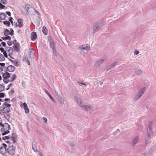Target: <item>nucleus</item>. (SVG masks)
I'll return each instance as SVG.
<instances>
[{"mask_svg":"<svg viewBox=\"0 0 156 156\" xmlns=\"http://www.w3.org/2000/svg\"><path fill=\"white\" fill-rule=\"evenodd\" d=\"M25 7L29 15H32L33 14V12L35 10V9L28 4H26L25 5Z\"/></svg>","mask_w":156,"mask_h":156,"instance_id":"obj_1","label":"nucleus"},{"mask_svg":"<svg viewBox=\"0 0 156 156\" xmlns=\"http://www.w3.org/2000/svg\"><path fill=\"white\" fill-rule=\"evenodd\" d=\"M102 25V23L100 22L95 23L93 26V33L98 31Z\"/></svg>","mask_w":156,"mask_h":156,"instance_id":"obj_2","label":"nucleus"},{"mask_svg":"<svg viewBox=\"0 0 156 156\" xmlns=\"http://www.w3.org/2000/svg\"><path fill=\"white\" fill-rule=\"evenodd\" d=\"M145 87H144L139 90L138 93L133 98L134 100L136 101L139 99L143 94V93L145 91Z\"/></svg>","mask_w":156,"mask_h":156,"instance_id":"obj_3","label":"nucleus"},{"mask_svg":"<svg viewBox=\"0 0 156 156\" xmlns=\"http://www.w3.org/2000/svg\"><path fill=\"white\" fill-rule=\"evenodd\" d=\"M152 122H150L148 123V129L147 130V133L148 135V136L149 137L151 136L152 135L153 133L152 129L151 128L152 126Z\"/></svg>","mask_w":156,"mask_h":156,"instance_id":"obj_4","label":"nucleus"},{"mask_svg":"<svg viewBox=\"0 0 156 156\" xmlns=\"http://www.w3.org/2000/svg\"><path fill=\"white\" fill-rule=\"evenodd\" d=\"M15 148L13 146H10L7 148V152L10 155L15 154Z\"/></svg>","mask_w":156,"mask_h":156,"instance_id":"obj_5","label":"nucleus"},{"mask_svg":"<svg viewBox=\"0 0 156 156\" xmlns=\"http://www.w3.org/2000/svg\"><path fill=\"white\" fill-rule=\"evenodd\" d=\"M55 97L57 100L61 104H63L64 103V101L61 97L59 96L58 94H56L55 95Z\"/></svg>","mask_w":156,"mask_h":156,"instance_id":"obj_6","label":"nucleus"},{"mask_svg":"<svg viewBox=\"0 0 156 156\" xmlns=\"http://www.w3.org/2000/svg\"><path fill=\"white\" fill-rule=\"evenodd\" d=\"M15 69L16 68L12 65L8 66L6 69V70L9 72H13Z\"/></svg>","mask_w":156,"mask_h":156,"instance_id":"obj_7","label":"nucleus"},{"mask_svg":"<svg viewBox=\"0 0 156 156\" xmlns=\"http://www.w3.org/2000/svg\"><path fill=\"white\" fill-rule=\"evenodd\" d=\"M11 111L10 108H7L5 110H4L2 108L0 110V114L3 115V114L9 113Z\"/></svg>","mask_w":156,"mask_h":156,"instance_id":"obj_8","label":"nucleus"},{"mask_svg":"<svg viewBox=\"0 0 156 156\" xmlns=\"http://www.w3.org/2000/svg\"><path fill=\"white\" fill-rule=\"evenodd\" d=\"M2 74H3L2 77L4 79L5 78V79H8L10 77V74L7 71L5 73H2Z\"/></svg>","mask_w":156,"mask_h":156,"instance_id":"obj_9","label":"nucleus"},{"mask_svg":"<svg viewBox=\"0 0 156 156\" xmlns=\"http://www.w3.org/2000/svg\"><path fill=\"white\" fill-rule=\"evenodd\" d=\"M28 53L29 56L30 58L32 59L34 58V55L33 50L30 49Z\"/></svg>","mask_w":156,"mask_h":156,"instance_id":"obj_10","label":"nucleus"},{"mask_svg":"<svg viewBox=\"0 0 156 156\" xmlns=\"http://www.w3.org/2000/svg\"><path fill=\"white\" fill-rule=\"evenodd\" d=\"M74 99L77 102L78 104L80 107H82L83 106V105H81L82 104V101L81 99L78 97L77 96H75L74 97Z\"/></svg>","mask_w":156,"mask_h":156,"instance_id":"obj_11","label":"nucleus"},{"mask_svg":"<svg viewBox=\"0 0 156 156\" xmlns=\"http://www.w3.org/2000/svg\"><path fill=\"white\" fill-rule=\"evenodd\" d=\"M22 108L24 109L25 112L26 113H28L29 112V110L28 107L26 103H24L23 104Z\"/></svg>","mask_w":156,"mask_h":156,"instance_id":"obj_12","label":"nucleus"},{"mask_svg":"<svg viewBox=\"0 0 156 156\" xmlns=\"http://www.w3.org/2000/svg\"><path fill=\"white\" fill-rule=\"evenodd\" d=\"M20 43H16V44L13 46V48L15 49L16 51L19 52L20 51Z\"/></svg>","mask_w":156,"mask_h":156,"instance_id":"obj_13","label":"nucleus"},{"mask_svg":"<svg viewBox=\"0 0 156 156\" xmlns=\"http://www.w3.org/2000/svg\"><path fill=\"white\" fill-rule=\"evenodd\" d=\"M117 63V62H114L111 65L109 66H108L106 68V69L107 71L111 69H112L113 68H114L115 66L116 65V64Z\"/></svg>","mask_w":156,"mask_h":156,"instance_id":"obj_14","label":"nucleus"},{"mask_svg":"<svg viewBox=\"0 0 156 156\" xmlns=\"http://www.w3.org/2000/svg\"><path fill=\"white\" fill-rule=\"evenodd\" d=\"M37 35L35 32H32L31 34V39L34 41L36 40L37 38Z\"/></svg>","mask_w":156,"mask_h":156,"instance_id":"obj_15","label":"nucleus"},{"mask_svg":"<svg viewBox=\"0 0 156 156\" xmlns=\"http://www.w3.org/2000/svg\"><path fill=\"white\" fill-rule=\"evenodd\" d=\"M50 47L51 48H52L54 54H55V55H56V51L55 48V47L54 46V42L53 43H51L50 44Z\"/></svg>","mask_w":156,"mask_h":156,"instance_id":"obj_16","label":"nucleus"},{"mask_svg":"<svg viewBox=\"0 0 156 156\" xmlns=\"http://www.w3.org/2000/svg\"><path fill=\"white\" fill-rule=\"evenodd\" d=\"M104 62V60L103 59L99 60L96 62L95 66L96 67L99 66L101 64H102Z\"/></svg>","mask_w":156,"mask_h":156,"instance_id":"obj_17","label":"nucleus"},{"mask_svg":"<svg viewBox=\"0 0 156 156\" xmlns=\"http://www.w3.org/2000/svg\"><path fill=\"white\" fill-rule=\"evenodd\" d=\"M17 137L16 134L14 133H13L12 135L11 138L12 139V140L13 141V143H15L17 141Z\"/></svg>","mask_w":156,"mask_h":156,"instance_id":"obj_18","label":"nucleus"},{"mask_svg":"<svg viewBox=\"0 0 156 156\" xmlns=\"http://www.w3.org/2000/svg\"><path fill=\"white\" fill-rule=\"evenodd\" d=\"M37 143L35 141H34L32 143V147L34 151L36 152L37 151Z\"/></svg>","mask_w":156,"mask_h":156,"instance_id":"obj_19","label":"nucleus"},{"mask_svg":"<svg viewBox=\"0 0 156 156\" xmlns=\"http://www.w3.org/2000/svg\"><path fill=\"white\" fill-rule=\"evenodd\" d=\"M7 17V16L5 13H2L0 14V19L1 20H5Z\"/></svg>","mask_w":156,"mask_h":156,"instance_id":"obj_20","label":"nucleus"},{"mask_svg":"<svg viewBox=\"0 0 156 156\" xmlns=\"http://www.w3.org/2000/svg\"><path fill=\"white\" fill-rule=\"evenodd\" d=\"M79 49L83 50H89L90 49V47L86 46L84 47V45H81L79 47Z\"/></svg>","mask_w":156,"mask_h":156,"instance_id":"obj_21","label":"nucleus"},{"mask_svg":"<svg viewBox=\"0 0 156 156\" xmlns=\"http://www.w3.org/2000/svg\"><path fill=\"white\" fill-rule=\"evenodd\" d=\"M18 23H19L18 27H21L23 26V20L21 19H19L17 20Z\"/></svg>","mask_w":156,"mask_h":156,"instance_id":"obj_22","label":"nucleus"},{"mask_svg":"<svg viewBox=\"0 0 156 156\" xmlns=\"http://www.w3.org/2000/svg\"><path fill=\"white\" fill-rule=\"evenodd\" d=\"M82 107L83 108V109L85 110L89 111L91 109V107L90 105H84Z\"/></svg>","mask_w":156,"mask_h":156,"instance_id":"obj_23","label":"nucleus"},{"mask_svg":"<svg viewBox=\"0 0 156 156\" xmlns=\"http://www.w3.org/2000/svg\"><path fill=\"white\" fill-rule=\"evenodd\" d=\"M45 93L48 95L49 97L51 99V100L53 101V102L54 101V99L53 98V97L51 96L50 94L48 92V91L46 90H45Z\"/></svg>","mask_w":156,"mask_h":156,"instance_id":"obj_24","label":"nucleus"},{"mask_svg":"<svg viewBox=\"0 0 156 156\" xmlns=\"http://www.w3.org/2000/svg\"><path fill=\"white\" fill-rule=\"evenodd\" d=\"M42 32L45 35L48 34V30L46 27L44 26L42 28Z\"/></svg>","mask_w":156,"mask_h":156,"instance_id":"obj_25","label":"nucleus"},{"mask_svg":"<svg viewBox=\"0 0 156 156\" xmlns=\"http://www.w3.org/2000/svg\"><path fill=\"white\" fill-rule=\"evenodd\" d=\"M151 155V153L150 152H146L142 154L141 156H150Z\"/></svg>","mask_w":156,"mask_h":156,"instance_id":"obj_26","label":"nucleus"},{"mask_svg":"<svg viewBox=\"0 0 156 156\" xmlns=\"http://www.w3.org/2000/svg\"><path fill=\"white\" fill-rule=\"evenodd\" d=\"M138 138L137 137H136L134 138L133 141V146H134L135 144H136L138 141Z\"/></svg>","mask_w":156,"mask_h":156,"instance_id":"obj_27","label":"nucleus"},{"mask_svg":"<svg viewBox=\"0 0 156 156\" xmlns=\"http://www.w3.org/2000/svg\"><path fill=\"white\" fill-rule=\"evenodd\" d=\"M4 34V35L5 36H8V35L10 34V31L8 29L5 30Z\"/></svg>","mask_w":156,"mask_h":156,"instance_id":"obj_28","label":"nucleus"},{"mask_svg":"<svg viewBox=\"0 0 156 156\" xmlns=\"http://www.w3.org/2000/svg\"><path fill=\"white\" fill-rule=\"evenodd\" d=\"M17 77L16 76L15 74H13L12 76L10 78V82H12L15 80Z\"/></svg>","mask_w":156,"mask_h":156,"instance_id":"obj_29","label":"nucleus"},{"mask_svg":"<svg viewBox=\"0 0 156 156\" xmlns=\"http://www.w3.org/2000/svg\"><path fill=\"white\" fill-rule=\"evenodd\" d=\"M6 103H7V102H4L2 105V108L4 110H5V109L6 108H8L7 105L6 104H5ZM1 107H0V108Z\"/></svg>","mask_w":156,"mask_h":156,"instance_id":"obj_30","label":"nucleus"},{"mask_svg":"<svg viewBox=\"0 0 156 156\" xmlns=\"http://www.w3.org/2000/svg\"><path fill=\"white\" fill-rule=\"evenodd\" d=\"M135 72L138 74H140L142 73V70L140 69H135Z\"/></svg>","mask_w":156,"mask_h":156,"instance_id":"obj_31","label":"nucleus"},{"mask_svg":"<svg viewBox=\"0 0 156 156\" xmlns=\"http://www.w3.org/2000/svg\"><path fill=\"white\" fill-rule=\"evenodd\" d=\"M4 147H1L0 148V153L2 155H5V154L7 152L6 151H3L2 150L3 149Z\"/></svg>","mask_w":156,"mask_h":156,"instance_id":"obj_32","label":"nucleus"},{"mask_svg":"<svg viewBox=\"0 0 156 156\" xmlns=\"http://www.w3.org/2000/svg\"><path fill=\"white\" fill-rule=\"evenodd\" d=\"M2 39L4 40H10L11 37L10 36L8 35L5 37H2Z\"/></svg>","mask_w":156,"mask_h":156,"instance_id":"obj_33","label":"nucleus"},{"mask_svg":"<svg viewBox=\"0 0 156 156\" xmlns=\"http://www.w3.org/2000/svg\"><path fill=\"white\" fill-rule=\"evenodd\" d=\"M3 24L6 25L7 27H9L10 25V23L9 21H5L3 22Z\"/></svg>","mask_w":156,"mask_h":156,"instance_id":"obj_34","label":"nucleus"},{"mask_svg":"<svg viewBox=\"0 0 156 156\" xmlns=\"http://www.w3.org/2000/svg\"><path fill=\"white\" fill-rule=\"evenodd\" d=\"M48 40L50 44L54 42V40L50 37H48Z\"/></svg>","mask_w":156,"mask_h":156,"instance_id":"obj_35","label":"nucleus"},{"mask_svg":"<svg viewBox=\"0 0 156 156\" xmlns=\"http://www.w3.org/2000/svg\"><path fill=\"white\" fill-rule=\"evenodd\" d=\"M5 60V58L3 55L0 53V61H4Z\"/></svg>","mask_w":156,"mask_h":156,"instance_id":"obj_36","label":"nucleus"},{"mask_svg":"<svg viewBox=\"0 0 156 156\" xmlns=\"http://www.w3.org/2000/svg\"><path fill=\"white\" fill-rule=\"evenodd\" d=\"M5 86H4L3 85L0 84V91L1 92L2 91L5 89Z\"/></svg>","mask_w":156,"mask_h":156,"instance_id":"obj_37","label":"nucleus"},{"mask_svg":"<svg viewBox=\"0 0 156 156\" xmlns=\"http://www.w3.org/2000/svg\"><path fill=\"white\" fill-rule=\"evenodd\" d=\"M10 138H11V137L10 135L8 136H5V137H2V139L4 140H5V139L9 140V139H10Z\"/></svg>","mask_w":156,"mask_h":156,"instance_id":"obj_38","label":"nucleus"},{"mask_svg":"<svg viewBox=\"0 0 156 156\" xmlns=\"http://www.w3.org/2000/svg\"><path fill=\"white\" fill-rule=\"evenodd\" d=\"M3 81L5 83H8L9 81L10 82V80L9 79H3Z\"/></svg>","mask_w":156,"mask_h":156,"instance_id":"obj_39","label":"nucleus"},{"mask_svg":"<svg viewBox=\"0 0 156 156\" xmlns=\"http://www.w3.org/2000/svg\"><path fill=\"white\" fill-rule=\"evenodd\" d=\"M7 44L9 46L12 45L13 44V42L11 41H9L7 42Z\"/></svg>","mask_w":156,"mask_h":156,"instance_id":"obj_40","label":"nucleus"},{"mask_svg":"<svg viewBox=\"0 0 156 156\" xmlns=\"http://www.w3.org/2000/svg\"><path fill=\"white\" fill-rule=\"evenodd\" d=\"M14 64L16 66H18L20 65V63L18 61H15V62H14Z\"/></svg>","mask_w":156,"mask_h":156,"instance_id":"obj_41","label":"nucleus"},{"mask_svg":"<svg viewBox=\"0 0 156 156\" xmlns=\"http://www.w3.org/2000/svg\"><path fill=\"white\" fill-rule=\"evenodd\" d=\"M10 35L12 36L14 34V30L12 29H10Z\"/></svg>","mask_w":156,"mask_h":156,"instance_id":"obj_42","label":"nucleus"},{"mask_svg":"<svg viewBox=\"0 0 156 156\" xmlns=\"http://www.w3.org/2000/svg\"><path fill=\"white\" fill-rule=\"evenodd\" d=\"M12 19H13L12 17H11L9 18V20L10 21V22L11 23L12 25H13V21L12 20Z\"/></svg>","mask_w":156,"mask_h":156,"instance_id":"obj_43","label":"nucleus"},{"mask_svg":"<svg viewBox=\"0 0 156 156\" xmlns=\"http://www.w3.org/2000/svg\"><path fill=\"white\" fill-rule=\"evenodd\" d=\"M5 6L2 5L1 3L0 2V9H3L4 8Z\"/></svg>","mask_w":156,"mask_h":156,"instance_id":"obj_44","label":"nucleus"},{"mask_svg":"<svg viewBox=\"0 0 156 156\" xmlns=\"http://www.w3.org/2000/svg\"><path fill=\"white\" fill-rule=\"evenodd\" d=\"M1 2L4 4H6L7 3L6 0H1Z\"/></svg>","mask_w":156,"mask_h":156,"instance_id":"obj_45","label":"nucleus"},{"mask_svg":"<svg viewBox=\"0 0 156 156\" xmlns=\"http://www.w3.org/2000/svg\"><path fill=\"white\" fill-rule=\"evenodd\" d=\"M5 96V94L4 93H0V98H3Z\"/></svg>","mask_w":156,"mask_h":156,"instance_id":"obj_46","label":"nucleus"},{"mask_svg":"<svg viewBox=\"0 0 156 156\" xmlns=\"http://www.w3.org/2000/svg\"><path fill=\"white\" fill-rule=\"evenodd\" d=\"M3 54L4 55V56L7 58H8V55H7V54L6 53V51H4L3 52Z\"/></svg>","mask_w":156,"mask_h":156,"instance_id":"obj_47","label":"nucleus"},{"mask_svg":"<svg viewBox=\"0 0 156 156\" xmlns=\"http://www.w3.org/2000/svg\"><path fill=\"white\" fill-rule=\"evenodd\" d=\"M5 64L4 63H0V66H2V67H3L4 68H6L5 66Z\"/></svg>","mask_w":156,"mask_h":156,"instance_id":"obj_48","label":"nucleus"},{"mask_svg":"<svg viewBox=\"0 0 156 156\" xmlns=\"http://www.w3.org/2000/svg\"><path fill=\"white\" fill-rule=\"evenodd\" d=\"M37 152V154L40 156H43V154L40 151H38L37 150L36 152Z\"/></svg>","mask_w":156,"mask_h":156,"instance_id":"obj_49","label":"nucleus"},{"mask_svg":"<svg viewBox=\"0 0 156 156\" xmlns=\"http://www.w3.org/2000/svg\"><path fill=\"white\" fill-rule=\"evenodd\" d=\"M42 119L43 120L44 122H46L47 121V119L45 117H43Z\"/></svg>","mask_w":156,"mask_h":156,"instance_id":"obj_50","label":"nucleus"},{"mask_svg":"<svg viewBox=\"0 0 156 156\" xmlns=\"http://www.w3.org/2000/svg\"><path fill=\"white\" fill-rule=\"evenodd\" d=\"M6 130V128H2L1 129V132L2 133H3V132H5Z\"/></svg>","mask_w":156,"mask_h":156,"instance_id":"obj_51","label":"nucleus"},{"mask_svg":"<svg viewBox=\"0 0 156 156\" xmlns=\"http://www.w3.org/2000/svg\"><path fill=\"white\" fill-rule=\"evenodd\" d=\"M1 44L4 47H5L6 46V43L5 42H2Z\"/></svg>","mask_w":156,"mask_h":156,"instance_id":"obj_52","label":"nucleus"},{"mask_svg":"<svg viewBox=\"0 0 156 156\" xmlns=\"http://www.w3.org/2000/svg\"><path fill=\"white\" fill-rule=\"evenodd\" d=\"M0 51H1L2 52H3L5 51H4V48L2 47L0 48Z\"/></svg>","mask_w":156,"mask_h":156,"instance_id":"obj_53","label":"nucleus"},{"mask_svg":"<svg viewBox=\"0 0 156 156\" xmlns=\"http://www.w3.org/2000/svg\"><path fill=\"white\" fill-rule=\"evenodd\" d=\"M10 93L12 94H13L14 93V90L13 88H12L10 90Z\"/></svg>","mask_w":156,"mask_h":156,"instance_id":"obj_54","label":"nucleus"},{"mask_svg":"<svg viewBox=\"0 0 156 156\" xmlns=\"http://www.w3.org/2000/svg\"><path fill=\"white\" fill-rule=\"evenodd\" d=\"M26 62H27V64L28 65H30V62L29 61L28 59H27Z\"/></svg>","mask_w":156,"mask_h":156,"instance_id":"obj_55","label":"nucleus"},{"mask_svg":"<svg viewBox=\"0 0 156 156\" xmlns=\"http://www.w3.org/2000/svg\"><path fill=\"white\" fill-rule=\"evenodd\" d=\"M10 114H8L7 116V120H9L10 118Z\"/></svg>","mask_w":156,"mask_h":156,"instance_id":"obj_56","label":"nucleus"},{"mask_svg":"<svg viewBox=\"0 0 156 156\" xmlns=\"http://www.w3.org/2000/svg\"><path fill=\"white\" fill-rule=\"evenodd\" d=\"M6 13L9 16L11 15V13L10 12H6Z\"/></svg>","mask_w":156,"mask_h":156,"instance_id":"obj_57","label":"nucleus"},{"mask_svg":"<svg viewBox=\"0 0 156 156\" xmlns=\"http://www.w3.org/2000/svg\"><path fill=\"white\" fill-rule=\"evenodd\" d=\"M2 145L3 146V147H4L5 148H6L7 147V145L6 144H5V143H3L2 144Z\"/></svg>","mask_w":156,"mask_h":156,"instance_id":"obj_58","label":"nucleus"},{"mask_svg":"<svg viewBox=\"0 0 156 156\" xmlns=\"http://www.w3.org/2000/svg\"><path fill=\"white\" fill-rule=\"evenodd\" d=\"M139 53V51H135L134 52V54L135 55H137Z\"/></svg>","mask_w":156,"mask_h":156,"instance_id":"obj_59","label":"nucleus"},{"mask_svg":"<svg viewBox=\"0 0 156 156\" xmlns=\"http://www.w3.org/2000/svg\"><path fill=\"white\" fill-rule=\"evenodd\" d=\"M5 104H6L8 105V108H9L11 106V105L10 104H8L7 102V103H6Z\"/></svg>","mask_w":156,"mask_h":156,"instance_id":"obj_60","label":"nucleus"},{"mask_svg":"<svg viewBox=\"0 0 156 156\" xmlns=\"http://www.w3.org/2000/svg\"><path fill=\"white\" fill-rule=\"evenodd\" d=\"M7 124L9 125V124H8L7 123H4V127H5V128H6V129H7Z\"/></svg>","mask_w":156,"mask_h":156,"instance_id":"obj_61","label":"nucleus"},{"mask_svg":"<svg viewBox=\"0 0 156 156\" xmlns=\"http://www.w3.org/2000/svg\"><path fill=\"white\" fill-rule=\"evenodd\" d=\"M7 125V128L8 129V130H10L11 129V128H10V125L9 124V125Z\"/></svg>","mask_w":156,"mask_h":156,"instance_id":"obj_62","label":"nucleus"},{"mask_svg":"<svg viewBox=\"0 0 156 156\" xmlns=\"http://www.w3.org/2000/svg\"><path fill=\"white\" fill-rule=\"evenodd\" d=\"M0 125L2 127H4V124H3L2 122H0Z\"/></svg>","mask_w":156,"mask_h":156,"instance_id":"obj_63","label":"nucleus"},{"mask_svg":"<svg viewBox=\"0 0 156 156\" xmlns=\"http://www.w3.org/2000/svg\"><path fill=\"white\" fill-rule=\"evenodd\" d=\"M5 133H6V134H7L10 133V131H9V130H8L6 131L5 130Z\"/></svg>","mask_w":156,"mask_h":156,"instance_id":"obj_64","label":"nucleus"}]
</instances>
